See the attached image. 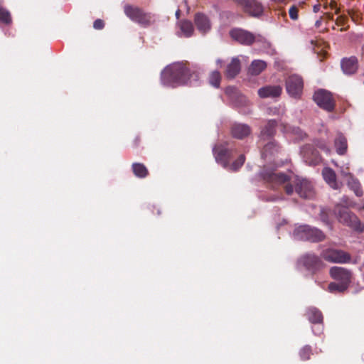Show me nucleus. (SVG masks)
Returning a JSON list of instances; mask_svg holds the SVG:
<instances>
[{
	"label": "nucleus",
	"mask_w": 364,
	"mask_h": 364,
	"mask_svg": "<svg viewBox=\"0 0 364 364\" xmlns=\"http://www.w3.org/2000/svg\"><path fill=\"white\" fill-rule=\"evenodd\" d=\"M271 179L272 181H276L279 183H284L287 180V177L286 175L283 173H273L271 176Z\"/></svg>",
	"instance_id": "7c9ffc66"
},
{
	"label": "nucleus",
	"mask_w": 364,
	"mask_h": 364,
	"mask_svg": "<svg viewBox=\"0 0 364 364\" xmlns=\"http://www.w3.org/2000/svg\"><path fill=\"white\" fill-rule=\"evenodd\" d=\"M250 133V128L245 124H235L232 128V134L234 137L242 139L248 136Z\"/></svg>",
	"instance_id": "4468645a"
},
{
	"label": "nucleus",
	"mask_w": 364,
	"mask_h": 364,
	"mask_svg": "<svg viewBox=\"0 0 364 364\" xmlns=\"http://www.w3.org/2000/svg\"><path fill=\"white\" fill-rule=\"evenodd\" d=\"M132 170L134 175L139 178H144L148 175L146 167L140 163H134L132 164Z\"/></svg>",
	"instance_id": "4be33fe9"
},
{
	"label": "nucleus",
	"mask_w": 364,
	"mask_h": 364,
	"mask_svg": "<svg viewBox=\"0 0 364 364\" xmlns=\"http://www.w3.org/2000/svg\"><path fill=\"white\" fill-rule=\"evenodd\" d=\"M217 62H218V63H221L220 60H218Z\"/></svg>",
	"instance_id": "c03bdc74"
},
{
	"label": "nucleus",
	"mask_w": 364,
	"mask_h": 364,
	"mask_svg": "<svg viewBox=\"0 0 364 364\" xmlns=\"http://www.w3.org/2000/svg\"><path fill=\"white\" fill-rule=\"evenodd\" d=\"M303 90V80L298 75L290 76L287 81V90L292 97L299 96Z\"/></svg>",
	"instance_id": "39448f33"
},
{
	"label": "nucleus",
	"mask_w": 364,
	"mask_h": 364,
	"mask_svg": "<svg viewBox=\"0 0 364 364\" xmlns=\"http://www.w3.org/2000/svg\"><path fill=\"white\" fill-rule=\"evenodd\" d=\"M104 22L101 19H97L96 21H95L94 22V24H93V27L95 29H97V30H100V29H102L104 27Z\"/></svg>",
	"instance_id": "72a5a7b5"
},
{
	"label": "nucleus",
	"mask_w": 364,
	"mask_h": 364,
	"mask_svg": "<svg viewBox=\"0 0 364 364\" xmlns=\"http://www.w3.org/2000/svg\"><path fill=\"white\" fill-rule=\"evenodd\" d=\"M331 7L336 10V12L338 13V9L336 7V4L335 2H331L330 4Z\"/></svg>",
	"instance_id": "4c0bfd02"
},
{
	"label": "nucleus",
	"mask_w": 364,
	"mask_h": 364,
	"mask_svg": "<svg viewBox=\"0 0 364 364\" xmlns=\"http://www.w3.org/2000/svg\"><path fill=\"white\" fill-rule=\"evenodd\" d=\"M240 60L237 58H233L227 67L226 76L229 78H233L240 73Z\"/></svg>",
	"instance_id": "dca6fc26"
},
{
	"label": "nucleus",
	"mask_w": 364,
	"mask_h": 364,
	"mask_svg": "<svg viewBox=\"0 0 364 364\" xmlns=\"http://www.w3.org/2000/svg\"><path fill=\"white\" fill-rule=\"evenodd\" d=\"M300 231H308V234L301 237L306 240L312 242L321 241L324 238V235L321 231L316 228H312L308 225H301Z\"/></svg>",
	"instance_id": "9d476101"
},
{
	"label": "nucleus",
	"mask_w": 364,
	"mask_h": 364,
	"mask_svg": "<svg viewBox=\"0 0 364 364\" xmlns=\"http://www.w3.org/2000/svg\"><path fill=\"white\" fill-rule=\"evenodd\" d=\"M341 173L343 176H349L350 180L348 182V184L350 187V188H352L354 191L355 195L358 196H362L363 191L360 189L359 182L356 179L352 178L351 175L348 172L342 171Z\"/></svg>",
	"instance_id": "6ab92c4d"
},
{
	"label": "nucleus",
	"mask_w": 364,
	"mask_h": 364,
	"mask_svg": "<svg viewBox=\"0 0 364 364\" xmlns=\"http://www.w3.org/2000/svg\"><path fill=\"white\" fill-rule=\"evenodd\" d=\"M286 192L287 194L290 195L293 193V187L291 186H287L285 187Z\"/></svg>",
	"instance_id": "c9c22d12"
},
{
	"label": "nucleus",
	"mask_w": 364,
	"mask_h": 364,
	"mask_svg": "<svg viewBox=\"0 0 364 364\" xmlns=\"http://www.w3.org/2000/svg\"><path fill=\"white\" fill-rule=\"evenodd\" d=\"M322 257L326 261L333 263H346L350 259V257L347 252L334 249H328L323 251Z\"/></svg>",
	"instance_id": "f03ea898"
},
{
	"label": "nucleus",
	"mask_w": 364,
	"mask_h": 364,
	"mask_svg": "<svg viewBox=\"0 0 364 364\" xmlns=\"http://www.w3.org/2000/svg\"><path fill=\"white\" fill-rule=\"evenodd\" d=\"M319 9H320V6L319 5H315L314 6V11L315 13L318 12L319 11Z\"/></svg>",
	"instance_id": "58836bf2"
},
{
	"label": "nucleus",
	"mask_w": 364,
	"mask_h": 364,
	"mask_svg": "<svg viewBox=\"0 0 364 364\" xmlns=\"http://www.w3.org/2000/svg\"><path fill=\"white\" fill-rule=\"evenodd\" d=\"M338 220L341 223L349 226L353 229H360V224L358 218L354 214L348 212L346 209H343L339 211Z\"/></svg>",
	"instance_id": "6e6552de"
},
{
	"label": "nucleus",
	"mask_w": 364,
	"mask_h": 364,
	"mask_svg": "<svg viewBox=\"0 0 364 364\" xmlns=\"http://www.w3.org/2000/svg\"><path fill=\"white\" fill-rule=\"evenodd\" d=\"M315 102L321 108L331 111L334 107V102L330 92L326 90H318L314 95Z\"/></svg>",
	"instance_id": "7ed1b4c3"
},
{
	"label": "nucleus",
	"mask_w": 364,
	"mask_h": 364,
	"mask_svg": "<svg viewBox=\"0 0 364 364\" xmlns=\"http://www.w3.org/2000/svg\"><path fill=\"white\" fill-rule=\"evenodd\" d=\"M329 272L331 277L338 282L348 284L350 282V272L343 267H333L331 268Z\"/></svg>",
	"instance_id": "1a4fd4ad"
},
{
	"label": "nucleus",
	"mask_w": 364,
	"mask_h": 364,
	"mask_svg": "<svg viewBox=\"0 0 364 364\" xmlns=\"http://www.w3.org/2000/svg\"><path fill=\"white\" fill-rule=\"evenodd\" d=\"M289 14L290 18L292 20H297L299 18L298 16V9L296 6H293L289 9Z\"/></svg>",
	"instance_id": "473e14b6"
},
{
	"label": "nucleus",
	"mask_w": 364,
	"mask_h": 364,
	"mask_svg": "<svg viewBox=\"0 0 364 364\" xmlns=\"http://www.w3.org/2000/svg\"><path fill=\"white\" fill-rule=\"evenodd\" d=\"M245 162V156L241 155L230 166V169L232 171H237L240 168Z\"/></svg>",
	"instance_id": "c85d7f7f"
},
{
	"label": "nucleus",
	"mask_w": 364,
	"mask_h": 364,
	"mask_svg": "<svg viewBox=\"0 0 364 364\" xmlns=\"http://www.w3.org/2000/svg\"><path fill=\"white\" fill-rule=\"evenodd\" d=\"M140 16H141L139 18H136V21L139 24L146 26L152 22V17L149 14H145L142 11Z\"/></svg>",
	"instance_id": "bb28decb"
},
{
	"label": "nucleus",
	"mask_w": 364,
	"mask_h": 364,
	"mask_svg": "<svg viewBox=\"0 0 364 364\" xmlns=\"http://www.w3.org/2000/svg\"><path fill=\"white\" fill-rule=\"evenodd\" d=\"M318 161H319V159H316L314 161H311V162H310V163H311V164H317Z\"/></svg>",
	"instance_id": "ea45409f"
},
{
	"label": "nucleus",
	"mask_w": 364,
	"mask_h": 364,
	"mask_svg": "<svg viewBox=\"0 0 364 364\" xmlns=\"http://www.w3.org/2000/svg\"><path fill=\"white\" fill-rule=\"evenodd\" d=\"M216 160H217V161L220 160V155H219V154H218V155L216 156Z\"/></svg>",
	"instance_id": "37998d69"
},
{
	"label": "nucleus",
	"mask_w": 364,
	"mask_h": 364,
	"mask_svg": "<svg viewBox=\"0 0 364 364\" xmlns=\"http://www.w3.org/2000/svg\"><path fill=\"white\" fill-rule=\"evenodd\" d=\"M274 146V144H273L272 143H270V144H267V145L264 146V154H266V152H267L269 149H270V148H271L272 146Z\"/></svg>",
	"instance_id": "e433bc0d"
},
{
	"label": "nucleus",
	"mask_w": 364,
	"mask_h": 364,
	"mask_svg": "<svg viewBox=\"0 0 364 364\" xmlns=\"http://www.w3.org/2000/svg\"><path fill=\"white\" fill-rule=\"evenodd\" d=\"M230 35L233 40L243 45H250L256 40L254 34L240 28L231 30Z\"/></svg>",
	"instance_id": "20e7f679"
},
{
	"label": "nucleus",
	"mask_w": 364,
	"mask_h": 364,
	"mask_svg": "<svg viewBox=\"0 0 364 364\" xmlns=\"http://www.w3.org/2000/svg\"><path fill=\"white\" fill-rule=\"evenodd\" d=\"M199 80V73L184 67L181 63H174L166 67L161 73L164 85L175 87L180 85H196Z\"/></svg>",
	"instance_id": "f257e3e1"
},
{
	"label": "nucleus",
	"mask_w": 364,
	"mask_h": 364,
	"mask_svg": "<svg viewBox=\"0 0 364 364\" xmlns=\"http://www.w3.org/2000/svg\"><path fill=\"white\" fill-rule=\"evenodd\" d=\"M180 28L183 36L189 37L193 32V26L190 21H182L180 23Z\"/></svg>",
	"instance_id": "5701e85b"
},
{
	"label": "nucleus",
	"mask_w": 364,
	"mask_h": 364,
	"mask_svg": "<svg viewBox=\"0 0 364 364\" xmlns=\"http://www.w3.org/2000/svg\"><path fill=\"white\" fill-rule=\"evenodd\" d=\"M320 23H321V22H320L319 21H317L316 22V26H319Z\"/></svg>",
	"instance_id": "79ce46f5"
},
{
	"label": "nucleus",
	"mask_w": 364,
	"mask_h": 364,
	"mask_svg": "<svg viewBox=\"0 0 364 364\" xmlns=\"http://www.w3.org/2000/svg\"><path fill=\"white\" fill-rule=\"evenodd\" d=\"M282 87L279 85H269L260 88L258 95L262 98L276 97L280 95Z\"/></svg>",
	"instance_id": "9b49d317"
},
{
	"label": "nucleus",
	"mask_w": 364,
	"mask_h": 364,
	"mask_svg": "<svg viewBox=\"0 0 364 364\" xmlns=\"http://www.w3.org/2000/svg\"><path fill=\"white\" fill-rule=\"evenodd\" d=\"M296 191L298 194L304 198H311L314 196V192L311 184L305 179L295 178Z\"/></svg>",
	"instance_id": "423d86ee"
},
{
	"label": "nucleus",
	"mask_w": 364,
	"mask_h": 364,
	"mask_svg": "<svg viewBox=\"0 0 364 364\" xmlns=\"http://www.w3.org/2000/svg\"><path fill=\"white\" fill-rule=\"evenodd\" d=\"M220 80L221 75L218 71H213L210 74L209 82L212 86L218 87L220 86Z\"/></svg>",
	"instance_id": "393cba45"
},
{
	"label": "nucleus",
	"mask_w": 364,
	"mask_h": 364,
	"mask_svg": "<svg viewBox=\"0 0 364 364\" xmlns=\"http://www.w3.org/2000/svg\"><path fill=\"white\" fill-rule=\"evenodd\" d=\"M293 134H296V135H298V137L299 138H302L303 136L304 135L302 132L299 129H294L293 130Z\"/></svg>",
	"instance_id": "f704fd0d"
},
{
	"label": "nucleus",
	"mask_w": 364,
	"mask_h": 364,
	"mask_svg": "<svg viewBox=\"0 0 364 364\" xmlns=\"http://www.w3.org/2000/svg\"><path fill=\"white\" fill-rule=\"evenodd\" d=\"M300 229H301V225H299L294 230V236L295 239H296V240H305L301 236L307 235L308 231H301V230L300 231L299 230Z\"/></svg>",
	"instance_id": "2f4dec72"
},
{
	"label": "nucleus",
	"mask_w": 364,
	"mask_h": 364,
	"mask_svg": "<svg viewBox=\"0 0 364 364\" xmlns=\"http://www.w3.org/2000/svg\"><path fill=\"white\" fill-rule=\"evenodd\" d=\"M276 122L274 121H270L268 122L265 129L261 133L262 137L271 136L274 133V127Z\"/></svg>",
	"instance_id": "a878e982"
},
{
	"label": "nucleus",
	"mask_w": 364,
	"mask_h": 364,
	"mask_svg": "<svg viewBox=\"0 0 364 364\" xmlns=\"http://www.w3.org/2000/svg\"><path fill=\"white\" fill-rule=\"evenodd\" d=\"M238 3L251 16H259L263 13V6L255 0H239Z\"/></svg>",
	"instance_id": "0eeeda50"
},
{
	"label": "nucleus",
	"mask_w": 364,
	"mask_h": 364,
	"mask_svg": "<svg viewBox=\"0 0 364 364\" xmlns=\"http://www.w3.org/2000/svg\"><path fill=\"white\" fill-rule=\"evenodd\" d=\"M195 23L198 29L202 33H205L210 28V23L208 18L203 14H198L196 16Z\"/></svg>",
	"instance_id": "2eb2a0df"
},
{
	"label": "nucleus",
	"mask_w": 364,
	"mask_h": 364,
	"mask_svg": "<svg viewBox=\"0 0 364 364\" xmlns=\"http://www.w3.org/2000/svg\"><path fill=\"white\" fill-rule=\"evenodd\" d=\"M124 12L132 21H136V18L141 16L140 14L142 13V11L137 7L126 6L124 7Z\"/></svg>",
	"instance_id": "aec40b11"
},
{
	"label": "nucleus",
	"mask_w": 364,
	"mask_h": 364,
	"mask_svg": "<svg viewBox=\"0 0 364 364\" xmlns=\"http://www.w3.org/2000/svg\"><path fill=\"white\" fill-rule=\"evenodd\" d=\"M308 318L311 323H320L322 322L323 316L321 313L314 308L308 310Z\"/></svg>",
	"instance_id": "412c9836"
},
{
	"label": "nucleus",
	"mask_w": 364,
	"mask_h": 364,
	"mask_svg": "<svg viewBox=\"0 0 364 364\" xmlns=\"http://www.w3.org/2000/svg\"><path fill=\"white\" fill-rule=\"evenodd\" d=\"M334 144H335L336 152L338 154L343 155V154H346L347 149H348V144H347V139L343 135L338 134L335 139Z\"/></svg>",
	"instance_id": "a211bd4d"
},
{
	"label": "nucleus",
	"mask_w": 364,
	"mask_h": 364,
	"mask_svg": "<svg viewBox=\"0 0 364 364\" xmlns=\"http://www.w3.org/2000/svg\"><path fill=\"white\" fill-rule=\"evenodd\" d=\"M357 63L358 61L355 57L343 59L341 62L342 70L346 74H353L358 68Z\"/></svg>",
	"instance_id": "f8f14e48"
},
{
	"label": "nucleus",
	"mask_w": 364,
	"mask_h": 364,
	"mask_svg": "<svg viewBox=\"0 0 364 364\" xmlns=\"http://www.w3.org/2000/svg\"><path fill=\"white\" fill-rule=\"evenodd\" d=\"M311 353V350L310 347L305 346L300 351V357L302 360H306L309 359Z\"/></svg>",
	"instance_id": "c756f323"
},
{
	"label": "nucleus",
	"mask_w": 364,
	"mask_h": 364,
	"mask_svg": "<svg viewBox=\"0 0 364 364\" xmlns=\"http://www.w3.org/2000/svg\"><path fill=\"white\" fill-rule=\"evenodd\" d=\"M267 67V63L261 60H255L252 62L248 68L249 74L257 75L260 74Z\"/></svg>",
	"instance_id": "f3484780"
},
{
	"label": "nucleus",
	"mask_w": 364,
	"mask_h": 364,
	"mask_svg": "<svg viewBox=\"0 0 364 364\" xmlns=\"http://www.w3.org/2000/svg\"><path fill=\"white\" fill-rule=\"evenodd\" d=\"M323 177L325 181L333 189H338L340 185L337 183L336 179L335 172L329 168H323L322 171Z\"/></svg>",
	"instance_id": "ddd939ff"
},
{
	"label": "nucleus",
	"mask_w": 364,
	"mask_h": 364,
	"mask_svg": "<svg viewBox=\"0 0 364 364\" xmlns=\"http://www.w3.org/2000/svg\"><path fill=\"white\" fill-rule=\"evenodd\" d=\"M0 21L6 23H9L11 21L9 13L1 8H0Z\"/></svg>",
	"instance_id": "cd10ccee"
},
{
	"label": "nucleus",
	"mask_w": 364,
	"mask_h": 364,
	"mask_svg": "<svg viewBox=\"0 0 364 364\" xmlns=\"http://www.w3.org/2000/svg\"><path fill=\"white\" fill-rule=\"evenodd\" d=\"M348 284H346L344 282H332L328 285V290L331 292H341L343 291L348 287Z\"/></svg>",
	"instance_id": "b1692460"
},
{
	"label": "nucleus",
	"mask_w": 364,
	"mask_h": 364,
	"mask_svg": "<svg viewBox=\"0 0 364 364\" xmlns=\"http://www.w3.org/2000/svg\"><path fill=\"white\" fill-rule=\"evenodd\" d=\"M179 14H180V10H179V9H178V10L176 11V17H177V18H178V17H179Z\"/></svg>",
	"instance_id": "a19ab883"
}]
</instances>
